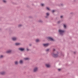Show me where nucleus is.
I'll list each match as a JSON object with an SVG mask.
<instances>
[{
  "instance_id": "4",
  "label": "nucleus",
  "mask_w": 78,
  "mask_h": 78,
  "mask_svg": "<svg viewBox=\"0 0 78 78\" xmlns=\"http://www.w3.org/2000/svg\"><path fill=\"white\" fill-rule=\"evenodd\" d=\"M37 70V68L36 67L34 69V72H36Z\"/></svg>"
},
{
  "instance_id": "9",
  "label": "nucleus",
  "mask_w": 78,
  "mask_h": 78,
  "mask_svg": "<svg viewBox=\"0 0 78 78\" xmlns=\"http://www.w3.org/2000/svg\"><path fill=\"white\" fill-rule=\"evenodd\" d=\"M0 74L1 75H5V72H1L0 73Z\"/></svg>"
},
{
  "instance_id": "28",
  "label": "nucleus",
  "mask_w": 78,
  "mask_h": 78,
  "mask_svg": "<svg viewBox=\"0 0 78 78\" xmlns=\"http://www.w3.org/2000/svg\"><path fill=\"white\" fill-rule=\"evenodd\" d=\"M54 11H55V10H52V12H54Z\"/></svg>"
},
{
  "instance_id": "1",
  "label": "nucleus",
  "mask_w": 78,
  "mask_h": 78,
  "mask_svg": "<svg viewBox=\"0 0 78 78\" xmlns=\"http://www.w3.org/2000/svg\"><path fill=\"white\" fill-rule=\"evenodd\" d=\"M59 54V53L57 51L56 54H52L51 55L53 56L54 58H57L58 56V55Z\"/></svg>"
},
{
  "instance_id": "12",
  "label": "nucleus",
  "mask_w": 78,
  "mask_h": 78,
  "mask_svg": "<svg viewBox=\"0 0 78 78\" xmlns=\"http://www.w3.org/2000/svg\"><path fill=\"white\" fill-rule=\"evenodd\" d=\"M15 64L17 65V64H18V62L17 61H16L15 62Z\"/></svg>"
},
{
  "instance_id": "23",
  "label": "nucleus",
  "mask_w": 78,
  "mask_h": 78,
  "mask_svg": "<svg viewBox=\"0 0 78 78\" xmlns=\"http://www.w3.org/2000/svg\"><path fill=\"white\" fill-rule=\"evenodd\" d=\"M47 9H48V10H49V8H48V7H47Z\"/></svg>"
},
{
  "instance_id": "8",
  "label": "nucleus",
  "mask_w": 78,
  "mask_h": 78,
  "mask_svg": "<svg viewBox=\"0 0 78 78\" xmlns=\"http://www.w3.org/2000/svg\"><path fill=\"white\" fill-rule=\"evenodd\" d=\"M11 51H11V50H9L6 51V53H11Z\"/></svg>"
},
{
  "instance_id": "18",
  "label": "nucleus",
  "mask_w": 78,
  "mask_h": 78,
  "mask_svg": "<svg viewBox=\"0 0 78 78\" xmlns=\"http://www.w3.org/2000/svg\"><path fill=\"white\" fill-rule=\"evenodd\" d=\"M22 25L20 24L18 25V27H22Z\"/></svg>"
},
{
  "instance_id": "20",
  "label": "nucleus",
  "mask_w": 78,
  "mask_h": 78,
  "mask_svg": "<svg viewBox=\"0 0 78 78\" xmlns=\"http://www.w3.org/2000/svg\"><path fill=\"white\" fill-rule=\"evenodd\" d=\"M3 2H4V3H6V1L5 0H3Z\"/></svg>"
},
{
  "instance_id": "22",
  "label": "nucleus",
  "mask_w": 78,
  "mask_h": 78,
  "mask_svg": "<svg viewBox=\"0 0 78 78\" xmlns=\"http://www.w3.org/2000/svg\"><path fill=\"white\" fill-rule=\"evenodd\" d=\"M63 6V4H60V6Z\"/></svg>"
},
{
  "instance_id": "17",
  "label": "nucleus",
  "mask_w": 78,
  "mask_h": 78,
  "mask_svg": "<svg viewBox=\"0 0 78 78\" xmlns=\"http://www.w3.org/2000/svg\"><path fill=\"white\" fill-rule=\"evenodd\" d=\"M3 56L2 55H1L0 56V58H3Z\"/></svg>"
},
{
  "instance_id": "13",
  "label": "nucleus",
  "mask_w": 78,
  "mask_h": 78,
  "mask_svg": "<svg viewBox=\"0 0 78 78\" xmlns=\"http://www.w3.org/2000/svg\"><path fill=\"white\" fill-rule=\"evenodd\" d=\"M20 64H22V63H23V61L22 60H20Z\"/></svg>"
},
{
  "instance_id": "16",
  "label": "nucleus",
  "mask_w": 78,
  "mask_h": 78,
  "mask_svg": "<svg viewBox=\"0 0 78 78\" xmlns=\"http://www.w3.org/2000/svg\"><path fill=\"white\" fill-rule=\"evenodd\" d=\"M39 41V40L38 39H37L36 40V42H38Z\"/></svg>"
},
{
  "instance_id": "19",
  "label": "nucleus",
  "mask_w": 78,
  "mask_h": 78,
  "mask_svg": "<svg viewBox=\"0 0 78 78\" xmlns=\"http://www.w3.org/2000/svg\"><path fill=\"white\" fill-rule=\"evenodd\" d=\"M64 27L65 28H66V25H64Z\"/></svg>"
},
{
  "instance_id": "14",
  "label": "nucleus",
  "mask_w": 78,
  "mask_h": 78,
  "mask_svg": "<svg viewBox=\"0 0 78 78\" xmlns=\"http://www.w3.org/2000/svg\"><path fill=\"white\" fill-rule=\"evenodd\" d=\"M46 15H47V16L46 17H47V16H49V14H48V13H46Z\"/></svg>"
},
{
  "instance_id": "7",
  "label": "nucleus",
  "mask_w": 78,
  "mask_h": 78,
  "mask_svg": "<svg viewBox=\"0 0 78 78\" xmlns=\"http://www.w3.org/2000/svg\"><path fill=\"white\" fill-rule=\"evenodd\" d=\"M46 66L48 68L50 67V65L49 64H46Z\"/></svg>"
},
{
  "instance_id": "31",
  "label": "nucleus",
  "mask_w": 78,
  "mask_h": 78,
  "mask_svg": "<svg viewBox=\"0 0 78 78\" xmlns=\"http://www.w3.org/2000/svg\"><path fill=\"white\" fill-rule=\"evenodd\" d=\"M29 46H31V44H29Z\"/></svg>"
},
{
  "instance_id": "29",
  "label": "nucleus",
  "mask_w": 78,
  "mask_h": 78,
  "mask_svg": "<svg viewBox=\"0 0 78 78\" xmlns=\"http://www.w3.org/2000/svg\"><path fill=\"white\" fill-rule=\"evenodd\" d=\"M60 23V21H59L58 22V23Z\"/></svg>"
},
{
  "instance_id": "5",
  "label": "nucleus",
  "mask_w": 78,
  "mask_h": 78,
  "mask_svg": "<svg viewBox=\"0 0 78 78\" xmlns=\"http://www.w3.org/2000/svg\"><path fill=\"white\" fill-rule=\"evenodd\" d=\"M48 45H49V44H43V45L44 46V47H48Z\"/></svg>"
},
{
  "instance_id": "33",
  "label": "nucleus",
  "mask_w": 78,
  "mask_h": 78,
  "mask_svg": "<svg viewBox=\"0 0 78 78\" xmlns=\"http://www.w3.org/2000/svg\"><path fill=\"white\" fill-rule=\"evenodd\" d=\"M74 54H76V52H74Z\"/></svg>"
},
{
  "instance_id": "15",
  "label": "nucleus",
  "mask_w": 78,
  "mask_h": 78,
  "mask_svg": "<svg viewBox=\"0 0 78 78\" xmlns=\"http://www.w3.org/2000/svg\"><path fill=\"white\" fill-rule=\"evenodd\" d=\"M28 59H29V58H24V60H28Z\"/></svg>"
},
{
  "instance_id": "10",
  "label": "nucleus",
  "mask_w": 78,
  "mask_h": 78,
  "mask_svg": "<svg viewBox=\"0 0 78 78\" xmlns=\"http://www.w3.org/2000/svg\"><path fill=\"white\" fill-rule=\"evenodd\" d=\"M17 39V38L16 37H13V38H12V40H13V41H16V40Z\"/></svg>"
},
{
  "instance_id": "30",
  "label": "nucleus",
  "mask_w": 78,
  "mask_h": 78,
  "mask_svg": "<svg viewBox=\"0 0 78 78\" xmlns=\"http://www.w3.org/2000/svg\"><path fill=\"white\" fill-rule=\"evenodd\" d=\"M62 16H61L60 17L61 18H62Z\"/></svg>"
},
{
  "instance_id": "32",
  "label": "nucleus",
  "mask_w": 78,
  "mask_h": 78,
  "mask_svg": "<svg viewBox=\"0 0 78 78\" xmlns=\"http://www.w3.org/2000/svg\"><path fill=\"white\" fill-rule=\"evenodd\" d=\"M27 51H29V49H28V48H27Z\"/></svg>"
},
{
  "instance_id": "24",
  "label": "nucleus",
  "mask_w": 78,
  "mask_h": 78,
  "mask_svg": "<svg viewBox=\"0 0 78 78\" xmlns=\"http://www.w3.org/2000/svg\"><path fill=\"white\" fill-rule=\"evenodd\" d=\"M61 70V69H58V71H60Z\"/></svg>"
},
{
  "instance_id": "6",
  "label": "nucleus",
  "mask_w": 78,
  "mask_h": 78,
  "mask_svg": "<svg viewBox=\"0 0 78 78\" xmlns=\"http://www.w3.org/2000/svg\"><path fill=\"white\" fill-rule=\"evenodd\" d=\"M48 39H49L50 41H53V39L51 38V37H48Z\"/></svg>"
},
{
  "instance_id": "2",
  "label": "nucleus",
  "mask_w": 78,
  "mask_h": 78,
  "mask_svg": "<svg viewBox=\"0 0 78 78\" xmlns=\"http://www.w3.org/2000/svg\"><path fill=\"white\" fill-rule=\"evenodd\" d=\"M59 31L61 35H62L63 34V33H64V30H59Z\"/></svg>"
},
{
  "instance_id": "11",
  "label": "nucleus",
  "mask_w": 78,
  "mask_h": 78,
  "mask_svg": "<svg viewBox=\"0 0 78 78\" xmlns=\"http://www.w3.org/2000/svg\"><path fill=\"white\" fill-rule=\"evenodd\" d=\"M15 45H20V44L19 43H15Z\"/></svg>"
},
{
  "instance_id": "34",
  "label": "nucleus",
  "mask_w": 78,
  "mask_h": 78,
  "mask_svg": "<svg viewBox=\"0 0 78 78\" xmlns=\"http://www.w3.org/2000/svg\"><path fill=\"white\" fill-rule=\"evenodd\" d=\"M71 14H73V13H71Z\"/></svg>"
},
{
  "instance_id": "26",
  "label": "nucleus",
  "mask_w": 78,
  "mask_h": 78,
  "mask_svg": "<svg viewBox=\"0 0 78 78\" xmlns=\"http://www.w3.org/2000/svg\"><path fill=\"white\" fill-rule=\"evenodd\" d=\"M41 6H44V4H41Z\"/></svg>"
},
{
  "instance_id": "3",
  "label": "nucleus",
  "mask_w": 78,
  "mask_h": 78,
  "mask_svg": "<svg viewBox=\"0 0 78 78\" xmlns=\"http://www.w3.org/2000/svg\"><path fill=\"white\" fill-rule=\"evenodd\" d=\"M19 50H20V51H24V50H25V48H19Z\"/></svg>"
},
{
  "instance_id": "27",
  "label": "nucleus",
  "mask_w": 78,
  "mask_h": 78,
  "mask_svg": "<svg viewBox=\"0 0 78 78\" xmlns=\"http://www.w3.org/2000/svg\"><path fill=\"white\" fill-rule=\"evenodd\" d=\"M39 22H42V21H41V20H39Z\"/></svg>"
},
{
  "instance_id": "21",
  "label": "nucleus",
  "mask_w": 78,
  "mask_h": 78,
  "mask_svg": "<svg viewBox=\"0 0 78 78\" xmlns=\"http://www.w3.org/2000/svg\"><path fill=\"white\" fill-rule=\"evenodd\" d=\"M49 51V49H46V51Z\"/></svg>"
},
{
  "instance_id": "25",
  "label": "nucleus",
  "mask_w": 78,
  "mask_h": 78,
  "mask_svg": "<svg viewBox=\"0 0 78 78\" xmlns=\"http://www.w3.org/2000/svg\"><path fill=\"white\" fill-rule=\"evenodd\" d=\"M55 49H53V51L54 52L55 51Z\"/></svg>"
}]
</instances>
